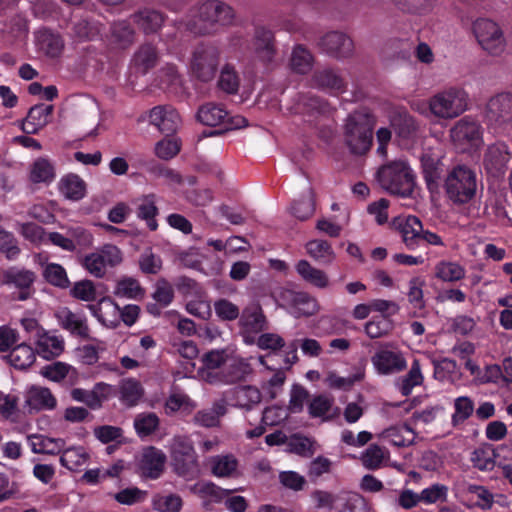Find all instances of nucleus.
Listing matches in <instances>:
<instances>
[{
    "label": "nucleus",
    "mask_w": 512,
    "mask_h": 512,
    "mask_svg": "<svg viewBox=\"0 0 512 512\" xmlns=\"http://www.w3.org/2000/svg\"><path fill=\"white\" fill-rule=\"evenodd\" d=\"M35 344L37 353L47 360L58 357L64 350L63 338L45 330L39 334Z\"/></svg>",
    "instance_id": "obj_31"
},
{
    "label": "nucleus",
    "mask_w": 512,
    "mask_h": 512,
    "mask_svg": "<svg viewBox=\"0 0 512 512\" xmlns=\"http://www.w3.org/2000/svg\"><path fill=\"white\" fill-rule=\"evenodd\" d=\"M249 51L255 62L264 66L274 63L277 55L274 33L266 27H256Z\"/></svg>",
    "instance_id": "obj_14"
},
{
    "label": "nucleus",
    "mask_w": 512,
    "mask_h": 512,
    "mask_svg": "<svg viewBox=\"0 0 512 512\" xmlns=\"http://www.w3.org/2000/svg\"><path fill=\"white\" fill-rule=\"evenodd\" d=\"M113 293L118 298L137 300L143 298L144 289L137 279L125 276L117 280Z\"/></svg>",
    "instance_id": "obj_41"
},
{
    "label": "nucleus",
    "mask_w": 512,
    "mask_h": 512,
    "mask_svg": "<svg viewBox=\"0 0 512 512\" xmlns=\"http://www.w3.org/2000/svg\"><path fill=\"white\" fill-rule=\"evenodd\" d=\"M509 147L504 142H496L488 146L484 155V168L493 177L504 174L510 160Z\"/></svg>",
    "instance_id": "obj_21"
},
{
    "label": "nucleus",
    "mask_w": 512,
    "mask_h": 512,
    "mask_svg": "<svg viewBox=\"0 0 512 512\" xmlns=\"http://www.w3.org/2000/svg\"><path fill=\"white\" fill-rule=\"evenodd\" d=\"M218 84L227 93L231 94L238 91L239 77L233 67L226 65L222 68Z\"/></svg>",
    "instance_id": "obj_64"
},
{
    "label": "nucleus",
    "mask_w": 512,
    "mask_h": 512,
    "mask_svg": "<svg viewBox=\"0 0 512 512\" xmlns=\"http://www.w3.org/2000/svg\"><path fill=\"white\" fill-rule=\"evenodd\" d=\"M290 110L294 114L303 115L305 122L312 123L318 115L326 114L329 107L318 97L299 95Z\"/></svg>",
    "instance_id": "obj_25"
},
{
    "label": "nucleus",
    "mask_w": 512,
    "mask_h": 512,
    "mask_svg": "<svg viewBox=\"0 0 512 512\" xmlns=\"http://www.w3.org/2000/svg\"><path fill=\"white\" fill-rule=\"evenodd\" d=\"M314 194L309 188L300 199L295 200L291 206V213L299 220H306L314 214Z\"/></svg>",
    "instance_id": "obj_51"
},
{
    "label": "nucleus",
    "mask_w": 512,
    "mask_h": 512,
    "mask_svg": "<svg viewBox=\"0 0 512 512\" xmlns=\"http://www.w3.org/2000/svg\"><path fill=\"white\" fill-rule=\"evenodd\" d=\"M195 407V402L188 395L178 391L172 392L165 403V410L168 414L177 411L191 412Z\"/></svg>",
    "instance_id": "obj_56"
},
{
    "label": "nucleus",
    "mask_w": 512,
    "mask_h": 512,
    "mask_svg": "<svg viewBox=\"0 0 512 512\" xmlns=\"http://www.w3.org/2000/svg\"><path fill=\"white\" fill-rule=\"evenodd\" d=\"M28 442L33 453L55 455L65 447V441L61 438H50L44 435H31Z\"/></svg>",
    "instance_id": "obj_37"
},
{
    "label": "nucleus",
    "mask_w": 512,
    "mask_h": 512,
    "mask_svg": "<svg viewBox=\"0 0 512 512\" xmlns=\"http://www.w3.org/2000/svg\"><path fill=\"white\" fill-rule=\"evenodd\" d=\"M35 280V273L29 269L18 266H11L4 269V286L17 289L18 293L15 299L19 301H25L30 298Z\"/></svg>",
    "instance_id": "obj_17"
},
{
    "label": "nucleus",
    "mask_w": 512,
    "mask_h": 512,
    "mask_svg": "<svg viewBox=\"0 0 512 512\" xmlns=\"http://www.w3.org/2000/svg\"><path fill=\"white\" fill-rule=\"evenodd\" d=\"M444 187L451 201L459 204L467 203L476 194V174L464 165L456 166L448 173Z\"/></svg>",
    "instance_id": "obj_5"
},
{
    "label": "nucleus",
    "mask_w": 512,
    "mask_h": 512,
    "mask_svg": "<svg viewBox=\"0 0 512 512\" xmlns=\"http://www.w3.org/2000/svg\"><path fill=\"white\" fill-rule=\"evenodd\" d=\"M469 107L470 96L467 90L454 85L432 95L427 101V107H418L417 111L438 120H453L468 111Z\"/></svg>",
    "instance_id": "obj_2"
},
{
    "label": "nucleus",
    "mask_w": 512,
    "mask_h": 512,
    "mask_svg": "<svg viewBox=\"0 0 512 512\" xmlns=\"http://www.w3.org/2000/svg\"><path fill=\"white\" fill-rule=\"evenodd\" d=\"M53 105L37 104L30 108L27 117L21 124V129L27 134H36L44 128L51 119Z\"/></svg>",
    "instance_id": "obj_27"
},
{
    "label": "nucleus",
    "mask_w": 512,
    "mask_h": 512,
    "mask_svg": "<svg viewBox=\"0 0 512 512\" xmlns=\"http://www.w3.org/2000/svg\"><path fill=\"white\" fill-rule=\"evenodd\" d=\"M72 35L79 41L93 39L99 34L100 29L95 23L89 22L87 19H80L73 22Z\"/></svg>",
    "instance_id": "obj_62"
},
{
    "label": "nucleus",
    "mask_w": 512,
    "mask_h": 512,
    "mask_svg": "<svg viewBox=\"0 0 512 512\" xmlns=\"http://www.w3.org/2000/svg\"><path fill=\"white\" fill-rule=\"evenodd\" d=\"M56 404V398L46 387L33 385L24 392L23 409L29 414L52 410L56 407Z\"/></svg>",
    "instance_id": "obj_19"
},
{
    "label": "nucleus",
    "mask_w": 512,
    "mask_h": 512,
    "mask_svg": "<svg viewBox=\"0 0 512 512\" xmlns=\"http://www.w3.org/2000/svg\"><path fill=\"white\" fill-rule=\"evenodd\" d=\"M134 18L139 28L146 34L157 32L164 22L163 15L152 9H143Z\"/></svg>",
    "instance_id": "obj_43"
},
{
    "label": "nucleus",
    "mask_w": 512,
    "mask_h": 512,
    "mask_svg": "<svg viewBox=\"0 0 512 512\" xmlns=\"http://www.w3.org/2000/svg\"><path fill=\"white\" fill-rule=\"evenodd\" d=\"M295 269L299 276L308 284L320 289H324L329 285L327 274L314 266L306 260H300Z\"/></svg>",
    "instance_id": "obj_36"
},
{
    "label": "nucleus",
    "mask_w": 512,
    "mask_h": 512,
    "mask_svg": "<svg viewBox=\"0 0 512 512\" xmlns=\"http://www.w3.org/2000/svg\"><path fill=\"white\" fill-rule=\"evenodd\" d=\"M371 364L378 376H393L407 368V359L397 345L391 342L381 343L371 356Z\"/></svg>",
    "instance_id": "obj_8"
},
{
    "label": "nucleus",
    "mask_w": 512,
    "mask_h": 512,
    "mask_svg": "<svg viewBox=\"0 0 512 512\" xmlns=\"http://www.w3.org/2000/svg\"><path fill=\"white\" fill-rule=\"evenodd\" d=\"M487 126L497 133L512 129V92L502 91L491 96L484 108Z\"/></svg>",
    "instance_id": "obj_7"
},
{
    "label": "nucleus",
    "mask_w": 512,
    "mask_h": 512,
    "mask_svg": "<svg viewBox=\"0 0 512 512\" xmlns=\"http://www.w3.org/2000/svg\"><path fill=\"white\" fill-rule=\"evenodd\" d=\"M231 351V349H216L207 352L202 357L203 367L200 370V377L211 384L222 382L221 371H225Z\"/></svg>",
    "instance_id": "obj_16"
},
{
    "label": "nucleus",
    "mask_w": 512,
    "mask_h": 512,
    "mask_svg": "<svg viewBox=\"0 0 512 512\" xmlns=\"http://www.w3.org/2000/svg\"><path fill=\"white\" fill-rule=\"evenodd\" d=\"M35 43L40 51L51 57L58 56L63 48L60 36L46 29L36 32Z\"/></svg>",
    "instance_id": "obj_38"
},
{
    "label": "nucleus",
    "mask_w": 512,
    "mask_h": 512,
    "mask_svg": "<svg viewBox=\"0 0 512 512\" xmlns=\"http://www.w3.org/2000/svg\"><path fill=\"white\" fill-rule=\"evenodd\" d=\"M59 192L68 200L79 201L86 196L87 185L77 174L64 175L59 183Z\"/></svg>",
    "instance_id": "obj_32"
},
{
    "label": "nucleus",
    "mask_w": 512,
    "mask_h": 512,
    "mask_svg": "<svg viewBox=\"0 0 512 512\" xmlns=\"http://www.w3.org/2000/svg\"><path fill=\"white\" fill-rule=\"evenodd\" d=\"M471 462L479 470L490 471L496 463V452L490 446L479 447L473 451Z\"/></svg>",
    "instance_id": "obj_52"
},
{
    "label": "nucleus",
    "mask_w": 512,
    "mask_h": 512,
    "mask_svg": "<svg viewBox=\"0 0 512 512\" xmlns=\"http://www.w3.org/2000/svg\"><path fill=\"white\" fill-rule=\"evenodd\" d=\"M240 327L246 343L254 341V335L265 328L266 319L262 309L257 304L246 307L240 317Z\"/></svg>",
    "instance_id": "obj_23"
},
{
    "label": "nucleus",
    "mask_w": 512,
    "mask_h": 512,
    "mask_svg": "<svg viewBox=\"0 0 512 512\" xmlns=\"http://www.w3.org/2000/svg\"><path fill=\"white\" fill-rule=\"evenodd\" d=\"M313 56L303 45L294 46L289 59L291 70L298 74H306L313 67Z\"/></svg>",
    "instance_id": "obj_40"
},
{
    "label": "nucleus",
    "mask_w": 512,
    "mask_h": 512,
    "mask_svg": "<svg viewBox=\"0 0 512 512\" xmlns=\"http://www.w3.org/2000/svg\"><path fill=\"white\" fill-rule=\"evenodd\" d=\"M158 214V208L156 206V196L154 194L145 195L140 199V204L137 208V216L146 221L148 228L152 231L158 227L155 219Z\"/></svg>",
    "instance_id": "obj_44"
},
{
    "label": "nucleus",
    "mask_w": 512,
    "mask_h": 512,
    "mask_svg": "<svg viewBox=\"0 0 512 512\" xmlns=\"http://www.w3.org/2000/svg\"><path fill=\"white\" fill-rule=\"evenodd\" d=\"M392 225L400 233L402 242L408 250L414 251L419 247L423 224L418 217L401 215L392 220Z\"/></svg>",
    "instance_id": "obj_20"
},
{
    "label": "nucleus",
    "mask_w": 512,
    "mask_h": 512,
    "mask_svg": "<svg viewBox=\"0 0 512 512\" xmlns=\"http://www.w3.org/2000/svg\"><path fill=\"white\" fill-rule=\"evenodd\" d=\"M219 59L220 51L215 45H198L192 52L188 65L189 72L198 80L209 82L216 74Z\"/></svg>",
    "instance_id": "obj_10"
},
{
    "label": "nucleus",
    "mask_w": 512,
    "mask_h": 512,
    "mask_svg": "<svg viewBox=\"0 0 512 512\" xmlns=\"http://www.w3.org/2000/svg\"><path fill=\"white\" fill-rule=\"evenodd\" d=\"M149 122L157 127L160 132L172 134L180 125V116L177 111L170 106H157L151 109Z\"/></svg>",
    "instance_id": "obj_26"
},
{
    "label": "nucleus",
    "mask_w": 512,
    "mask_h": 512,
    "mask_svg": "<svg viewBox=\"0 0 512 512\" xmlns=\"http://www.w3.org/2000/svg\"><path fill=\"white\" fill-rule=\"evenodd\" d=\"M143 395L140 383L133 379L124 380L120 385V400L127 406L136 405Z\"/></svg>",
    "instance_id": "obj_54"
},
{
    "label": "nucleus",
    "mask_w": 512,
    "mask_h": 512,
    "mask_svg": "<svg viewBox=\"0 0 512 512\" xmlns=\"http://www.w3.org/2000/svg\"><path fill=\"white\" fill-rule=\"evenodd\" d=\"M234 395L235 405L240 408L250 409L261 401L260 391L252 386L238 387L235 389Z\"/></svg>",
    "instance_id": "obj_55"
},
{
    "label": "nucleus",
    "mask_w": 512,
    "mask_h": 512,
    "mask_svg": "<svg viewBox=\"0 0 512 512\" xmlns=\"http://www.w3.org/2000/svg\"><path fill=\"white\" fill-rule=\"evenodd\" d=\"M314 87L328 90L331 93H343L346 90V84L342 77L332 69H322L316 71L311 79Z\"/></svg>",
    "instance_id": "obj_29"
},
{
    "label": "nucleus",
    "mask_w": 512,
    "mask_h": 512,
    "mask_svg": "<svg viewBox=\"0 0 512 512\" xmlns=\"http://www.w3.org/2000/svg\"><path fill=\"white\" fill-rule=\"evenodd\" d=\"M448 496V487L443 484H433L420 493L421 502L425 504H434L436 502L446 501Z\"/></svg>",
    "instance_id": "obj_63"
},
{
    "label": "nucleus",
    "mask_w": 512,
    "mask_h": 512,
    "mask_svg": "<svg viewBox=\"0 0 512 512\" xmlns=\"http://www.w3.org/2000/svg\"><path fill=\"white\" fill-rule=\"evenodd\" d=\"M387 458L388 452L378 445L369 446L361 456L363 465L370 470L380 468Z\"/></svg>",
    "instance_id": "obj_57"
},
{
    "label": "nucleus",
    "mask_w": 512,
    "mask_h": 512,
    "mask_svg": "<svg viewBox=\"0 0 512 512\" xmlns=\"http://www.w3.org/2000/svg\"><path fill=\"white\" fill-rule=\"evenodd\" d=\"M235 12L227 3L220 0H207L200 3L185 23V29L195 35H206L216 31L218 26L233 24Z\"/></svg>",
    "instance_id": "obj_1"
},
{
    "label": "nucleus",
    "mask_w": 512,
    "mask_h": 512,
    "mask_svg": "<svg viewBox=\"0 0 512 512\" xmlns=\"http://www.w3.org/2000/svg\"><path fill=\"white\" fill-rule=\"evenodd\" d=\"M305 247L307 254L322 264L329 265L336 258L331 245L325 240H311Z\"/></svg>",
    "instance_id": "obj_42"
},
{
    "label": "nucleus",
    "mask_w": 512,
    "mask_h": 512,
    "mask_svg": "<svg viewBox=\"0 0 512 512\" xmlns=\"http://www.w3.org/2000/svg\"><path fill=\"white\" fill-rule=\"evenodd\" d=\"M379 438L388 443L403 447L412 444L415 440V432L406 424L396 425L383 430Z\"/></svg>",
    "instance_id": "obj_33"
},
{
    "label": "nucleus",
    "mask_w": 512,
    "mask_h": 512,
    "mask_svg": "<svg viewBox=\"0 0 512 512\" xmlns=\"http://www.w3.org/2000/svg\"><path fill=\"white\" fill-rule=\"evenodd\" d=\"M465 268L457 262L440 261L435 265L436 278L444 282H456L465 277Z\"/></svg>",
    "instance_id": "obj_45"
},
{
    "label": "nucleus",
    "mask_w": 512,
    "mask_h": 512,
    "mask_svg": "<svg viewBox=\"0 0 512 512\" xmlns=\"http://www.w3.org/2000/svg\"><path fill=\"white\" fill-rule=\"evenodd\" d=\"M319 45L325 53L338 59L350 57L354 50L351 38L338 31L325 34Z\"/></svg>",
    "instance_id": "obj_22"
},
{
    "label": "nucleus",
    "mask_w": 512,
    "mask_h": 512,
    "mask_svg": "<svg viewBox=\"0 0 512 512\" xmlns=\"http://www.w3.org/2000/svg\"><path fill=\"white\" fill-rule=\"evenodd\" d=\"M172 467L175 473L187 480L199 474V464L192 441L186 436H175L170 443Z\"/></svg>",
    "instance_id": "obj_6"
},
{
    "label": "nucleus",
    "mask_w": 512,
    "mask_h": 512,
    "mask_svg": "<svg viewBox=\"0 0 512 512\" xmlns=\"http://www.w3.org/2000/svg\"><path fill=\"white\" fill-rule=\"evenodd\" d=\"M190 491L203 499L219 500L229 491L223 490L212 482L200 481L189 487Z\"/></svg>",
    "instance_id": "obj_58"
},
{
    "label": "nucleus",
    "mask_w": 512,
    "mask_h": 512,
    "mask_svg": "<svg viewBox=\"0 0 512 512\" xmlns=\"http://www.w3.org/2000/svg\"><path fill=\"white\" fill-rule=\"evenodd\" d=\"M376 180L386 192L400 197H410L415 187L413 170L406 160L397 159L380 166Z\"/></svg>",
    "instance_id": "obj_3"
},
{
    "label": "nucleus",
    "mask_w": 512,
    "mask_h": 512,
    "mask_svg": "<svg viewBox=\"0 0 512 512\" xmlns=\"http://www.w3.org/2000/svg\"><path fill=\"white\" fill-rule=\"evenodd\" d=\"M454 412L451 415V423L454 427L461 426L470 418L475 410L474 402L468 396H459L453 401Z\"/></svg>",
    "instance_id": "obj_46"
},
{
    "label": "nucleus",
    "mask_w": 512,
    "mask_h": 512,
    "mask_svg": "<svg viewBox=\"0 0 512 512\" xmlns=\"http://www.w3.org/2000/svg\"><path fill=\"white\" fill-rule=\"evenodd\" d=\"M483 127L473 116L467 115L454 123L449 130L453 145L461 151L478 149L483 144Z\"/></svg>",
    "instance_id": "obj_9"
},
{
    "label": "nucleus",
    "mask_w": 512,
    "mask_h": 512,
    "mask_svg": "<svg viewBox=\"0 0 512 512\" xmlns=\"http://www.w3.org/2000/svg\"><path fill=\"white\" fill-rule=\"evenodd\" d=\"M60 464L70 471H79L89 460L82 446H72L61 451Z\"/></svg>",
    "instance_id": "obj_39"
},
{
    "label": "nucleus",
    "mask_w": 512,
    "mask_h": 512,
    "mask_svg": "<svg viewBox=\"0 0 512 512\" xmlns=\"http://www.w3.org/2000/svg\"><path fill=\"white\" fill-rule=\"evenodd\" d=\"M250 373V364L247 359L239 357L231 351L225 371H221L222 383H233Z\"/></svg>",
    "instance_id": "obj_35"
},
{
    "label": "nucleus",
    "mask_w": 512,
    "mask_h": 512,
    "mask_svg": "<svg viewBox=\"0 0 512 512\" xmlns=\"http://www.w3.org/2000/svg\"><path fill=\"white\" fill-rule=\"evenodd\" d=\"M211 471L216 477H232L236 474L238 461L233 455H218L211 458Z\"/></svg>",
    "instance_id": "obj_48"
},
{
    "label": "nucleus",
    "mask_w": 512,
    "mask_h": 512,
    "mask_svg": "<svg viewBox=\"0 0 512 512\" xmlns=\"http://www.w3.org/2000/svg\"><path fill=\"white\" fill-rule=\"evenodd\" d=\"M8 362L17 369H26L35 361V352L27 344L15 346L7 356Z\"/></svg>",
    "instance_id": "obj_47"
},
{
    "label": "nucleus",
    "mask_w": 512,
    "mask_h": 512,
    "mask_svg": "<svg viewBox=\"0 0 512 512\" xmlns=\"http://www.w3.org/2000/svg\"><path fill=\"white\" fill-rule=\"evenodd\" d=\"M374 118L362 111L349 115L344 129V141L353 154L366 153L372 144Z\"/></svg>",
    "instance_id": "obj_4"
},
{
    "label": "nucleus",
    "mask_w": 512,
    "mask_h": 512,
    "mask_svg": "<svg viewBox=\"0 0 512 512\" xmlns=\"http://www.w3.org/2000/svg\"><path fill=\"white\" fill-rule=\"evenodd\" d=\"M278 305L296 318L314 315L319 307L317 300L306 292L282 288L275 292Z\"/></svg>",
    "instance_id": "obj_13"
},
{
    "label": "nucleus",
    "mask_w": 512,
    "mask_h": 512,
    "mask_svg": "<svg viewBox=\"0 0 512 512\" xmlns=\"http://www.w3.org/2000/svg\"><path fill=\"white\" fill-rule=\"evenodd\" d=\"M166 454L154 446L145 447L138 458V470L141 476L150 479L159 478L165 467Z\"/></svg>",
    "instance_id": "obj_18"
},
{
    "label": "nucleus",
    "mask_w": 512,
    "mask_h": 512,
    "mask_svg": "<svg viewBox=\"0 0 512 512\" xmlns=\"http://www.w3.org/2000/svg\"><path fill=\"white\" fill-rule=\"evenodd\" d=\"M391 124L398 136L404 139L414 137L419 129L416 120L406 112L398 113L397 117L391 120Z\"/></svg>",
    "instance_id": "obj_50"
},
{
    "label": "nucleus",
    "mask_w": 512,
    "mask_h": 512,
    "mask_svg": "<svg viewBox=\"0 0 512 512\" xmlns=\"http://www.w3.org/2000/svg\"><path fill=\"white\" fill-rule=\"evenodd\" d=\"M157 51L150 44L143 45L134 55L133 64L142 73H146L157 61Z\"/></svg>",
    "instance_id": "obj_53"
},
{
    "label": "nucleus",
    "mask_w": 512,
    "mask_h": 512,
    "mask_svg": "<svg viewBox=\"0 0 512 512\" xmlns=\"http://www.w3.org/2000/svg\"><path fill=\"white\" fill-rule=\"evenodd\" d=\"M134 30L127 21L115 22L111 27L110 41L118 48H126L134 41Z\"/></svg>",
    "instance_id": "obj_49"
},
{
    "label": "nucleus",
    "mask_w": 512,
    "mask_h": 512,
    "mask_svg": "<svg viewBox=\"0 0 512 512\" xmlns=\"http://www.w3.org/2000/svg\"><path fill=\"white\" fill-rule=\"evenodd\" d=\"M45 279L54 286L65 288L69 280L65 269L56 263H48L43 271Z\"/></svg>",
    "instance_id": "obj_61"
},
{
    "label": "nucleus",
    "mask_w": 512,
    "mask_h": 512,
    "mask_svg": "<svg viewBox=\"0 0 512 512\" xmlns=\"http://www.w3.org/2000/svg\"><path fill=\"white\" fill-rule=\"evenodd\" d=\"M474 35L484 51L491 56H501L507 42L501 27L491 19L479 18L473 23Z\"/></svg>",
    "instance_id": "obj_11"
},
{
    "label": "nucleus",
    "mask_w": 512,
    "mask_h": 512,
    "mask_svg": "<svg viewBox=\"0 0 512 512\" xmlns=\"http://www.w3.org/2000/svg\"><path fill=\"white\" fill-rule=\"evenodd\" d=\"M424 383L422 365L419 359H413L406 374L396 380V387L403 396H409L415 387Z\"/></svg>",
    "instance_id": "obj_30"
},
{
    "label": "nucleus",
    "mask_w": 512,
    "mask_h": 512,
    "mask_svg": "<svg viewBox=\"0 0 512 512\" xmlns=\"http://www.w3.org/2000/svg\"><path fill=\"white\" fill-rule=\"evenodd\" d=\"M159 425V418L154 413H141L134 420V427L140 437L152 434Z\"/></svg>",
    "instance_id": "obj_60"
},
{
    "label": "nucleus",
    "mask_w": 512,
    "mask_h": 512,
    "mask_svg": "<svg viewBox=\"0 0 512 512\" xmlns=\"http://www.w3.org/2000/svg\"><path fill=\"white\" fill-rule=\"evenodd\" d=\"M182 499L176 494L155 495L152 499L153 509L159 512H179L182 508Z\"/></svg>",
    "instance_id": "obj_59"
},
{
    "label": "nucleus",
    "mask_w": 512,
    "mask_h": 512,
    "mask_svg": "<svg viewBox=\"0 0 512 512\" xmlns=\"http://www.w3.org/2000/svg\"><path fill=\"white\" fill-rule=\"evenodd\" d=\"M56 177L55 166L47 157H39L31 164L29 179L33 183H51Z\"/></svg>",
    "instance_id": "obj_34"
},
{
    "label": "nucleus",
    "mask_w": 512,
    "mask_h": 512,
    "mask_svg": "<svg viewBox=\"0 0 512 512\" xmlns=\"http://www.w3.org/2000/svg\"><path fill=\"white\" fill-rule=\"evenodd\" d=\"M91 314L107 328L120 324V307L111 297H103L96 304L88 305Z\"/></svg>",
    "instance_id": "obj_24"
},
{
    "label": "nucleus",
    "mask_w": 512,
    "mask_h": 512,
    "mask_svg": "<svg viewBox=\"0 0 512 512\" xmlns=\"http://www.w3.org/2000/svg\"><path fill=\"white\" fill-rule=\"evenodd\" d=\"M121 250L112 244H105L94 252L87 254L82 261L83 267L94 277L102 278L108 269L121 264Z\"/></svg>",
    "instance_id": "obj_12"
},
{
    "label": "nucleus",
    "mask_w": 512,
    "mask_h": 512,
    "mask_svg": "<svg viewBox=\"0 0 512 512\" xmlns=\"http://www.w3.org/2000/svg\"><path fill=\"white\" fill-rule=\"evenodd\" d=\"M56 318L60 326L72 335L81 338H89V327L84 315L74 313L68 308H61L56 312Z\"/></svg>",
    "instance_id": "obj_28"
},
{
    "label": "nucleus",
    "mask_w": 512,
    "mask_h": 512,
    "mask_svg": "<svg viewBox=\"0 0 512 512\" xmlns=\"http://www.w3.org/2000/svg\"><path fill=\"white\" fill-rule=\"evenodd\" d=\"M197 120L203 125H224L226 129H239L246 126V119L242 116L230 117L227 110L220 104L206 103L198 109Z\"/></svg>",
    "instance_id": "obj_15"
}]
</instances>
